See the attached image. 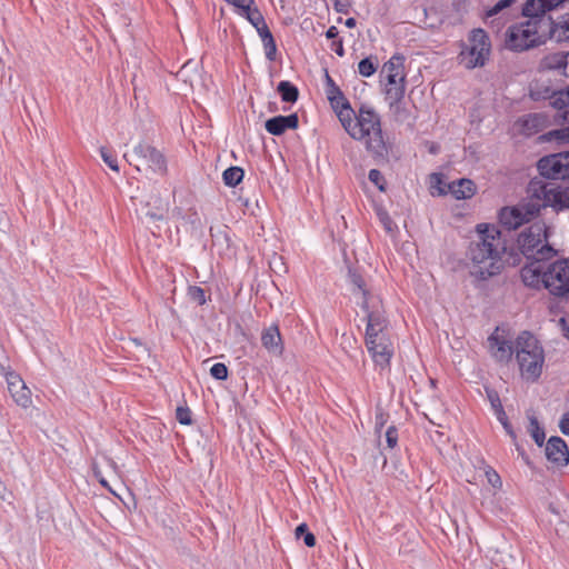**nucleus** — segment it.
Segmentation results:
<instances>
[{"label": "nucleus", "instance_id": "obj_1", "mask_svg": "<svg viewBox=\"0 0 569 569\" xmlns=\"http://www.w3.org/2000/svg\"><path fill=\"white\" fill-rule=\"evenodd\" d=\"M350 283L352 284V293L360 299V306L366 312V347L376 366L386 368L395 352V346L390 336L389 321L385 316L379 296L375 295L367 288L365 279L356 273L350 272Z\"/></svg>", "mask_w": 569, "mask_h": 569}, {"label": "nucleus", "instance_id": "obj_2", "mask_svg": "<svg viewBox=\"0 0 569 569\" xmlns=\"http://www.w3.org/2000/svg\"><path fill=\"white\" fill-rule=\"evenodd\" d=\"M555 211L569 209V188L560 189L556 183L533 179L528 186V200L499 212L500 223L508 230H516L535 219L542 208Z\"/></svg>", "mask_w": 569, "mask_h": 569}, {"label": "nucleus", "instance_id": "obj_3", "mask_svg": "<svg viewBox=\"0 0 569 569\" xmlns=\"http://www.w3.org/2000/svg\"><path fill=\"white\" fill-rule=\"evenodd\" d=\"M506 249L501 232L496 226L478 223L466 251L470 276L486 281L499 274L505 267Z\"/></svg>", "mask_w": 569, "mask_h": 569}, {"label": "nucleus", "instance_id": "obj_4", "mask_svg": "<svg viewBox=\"0 0 569 569\" xmlns=\"http://www.w3.org/2000/svg\"><path fill=\"white\" fill-rule=\"evenodd\" d=\"M341 126L346 133L352 140L361 142L375 159H389L391 144L383 133L381 117L372 106L362 103Z\"/></svg>", "mask_w": 569, "mask_h": 569}, {"label": "nucleus", "instance_id": "obj_5", "mask_svg": "<svg viewBox=\"0 0 569 569\" xmlns=\"http://www.w3.org/2000/svg\"><path fill=\"white\" fill-rule=\"evenodd\" d=\"M521 279L528 287H543L552 296H569V258L551 263L530 261L521 269Z\"/></svg>", "mask_w": 569, "mask_h": 569}, {"label": "nucleus", "instance_id": "obj_6", "mask_svg": "<svg viewBox=\"0 0 569 569\" xmlns=\"http://www.w3.org/2000/svg\"><path fill=\"white\" fill-rule=\"evenodd\" d=\"M548 238L549 227L543 221H537L519 233L517 243L527 259L543 263L557 254V250L548 243Z\"/></svg>", "mask_w": 569, "mask_h": 569}, {"label": "nucleus", "instance_id": "obj_7", "mask_svg": "<svg viewBox=\"0 0 569 569\" xmlns=\"http://www.w3.org/2000/svg\"><path fill=\"white\" fill-rule=\"evenodd\" d=\"M516 358L521 376L526 380H537L545 362V355L538 340L529 332H522L516 342Z\"/></svg>", "mask_w": 569, "mask_h": 569}, {"label": "nucleus", "instance_id": "obj_8", "mask_svg": "<svg viewBox=\"0 0 569 569\" xmlns=\"http://www.w3.org/2000/svg\"><path fill=\"white\" fill-rule=\"evenodd\" d=\"M548 29L541 20H526L509 27L506 33V47L512 51H525L545 42Z\"/></svg>", "mask_w": 569, "mask_h": 569}, {"label": "nucleus", "instance_id": "obj_9", "mask_svg": "<svg viewBox=\"0 0 569 569\" xmlns=\"http://www.w3.org/2000/svg\"><path fill=\"white\" fill-rule=\"evenodd\" d=\"M489 37L482 29H473L468 38V44L460 52V62L468 69L482 67L490 56Z\"/></svg>", "mask_w": 569, "mask_h": 569}, {"label": "nucleus", "instance_id": "obj_10", "mask_svg": "<svg viewBox=\"0 0 569 569\" xmlns=\"http://www.w3.org/2000/svg\"><path fill=\"white\" fill-rule=\"evenodd\" d=\"M134 160L128 158L130 164H133L138 171H150L154 174L164 176L167 172V161L164 156L154 147L140 142L133 148Z\"/></svg>", "mask_w": 569, "mask_h": 569}, {"label": "nucleus", "instance_id": "obj_11", "mask_svg": "<svg viewBox=\"0 0 569 569\" xmlns=\"http://www.w3.org/2000/svg\"><path fill=\"white\" fill-rule=\"evenodd\" d=\"M539 173L553 180L560 189L569 188V152H560L541 158L538 161Z\"/></svg>", "mask_w": 569, "mask_h": 569}, {"label": "nucleus", "instance_id": "obj_12", "mask_svg": "<svg viewBox=\"0 0 569 569\" xmlns=\"http://www.w3.org/2000/svg\"><path fill=\"white\" fill-rule=\"evenodd\" d=\"M4 377L8 385V391L13 401L21 408H29L32 403L31 391L26 386L22 378L12 371H7Z\"/></svg>", "mask_w": 569, "mask_h": 569}, {"label": "nucleus", "instance_id": "obj_13", "mask_svg": "<svg viewBox=\"0 0 569 569\" xmlns=\"http://www.w3.org/2000/svg\"><path fill=\"white\" fill-rule=\"evenodd\" d=\"M488 346L491 356L499 362H508L512 357V346L510 340L499 333L497 328L495 332L488 338Z\"/></svg>", "mask_w": 569, "mask_h": 569}, {"label": "nucleus", "instance_id": "obj_14", "mask_svg": "<svg viewBox=\"0 0 569 569\" xmlns=\"http://www.w3.org/2000/svg\"><path fill=\"white\" fill-rule=\"evenodd\" d=\"M141 212L147 222L162 221L168 212V202L157 194H151Z\"/></svg>", "mask_w": 569, "mask_h": 569}, {"label": "nucleus", "instance_id": "obj_15", "mask_svg": "<svg viewBox=\"0 0 569 569\" xmlns=\"http://www.w3.org/2000/svg\"><path fill=\"white\" fill-rule=\"evenodd\" d=\"M547 459L557 465L569 462V451L566 442L560 437H551L546 445Z\"/></svg>", "mask_w": 569, "mask_h": 569}, {"label": "nucleus", "instance_id": "obj_16", "mask_svg": "<svg viewBox=\"0 0 569 569\" xmlns=\"http://www.w3.org/2000/svg\"><path fill=\"white\" fill-rule=\"evenodd\" d=\"M298 123V116L296 113H291L289 116H277L267 120L264 128L269 133L280 136L287 129H296Z\"/></svg>", "mask_w": 569, "mask_h": 569}, {"label": "nucleus", "instance_id": "obj_17", "mask_svg": "<svg viewBox=\"0 0 569 569\" xmlns=\"http://www.w3.org/2000/svg\"><path fill=\"white\" fill-rule=\"evenodd\" d=\"M262 346L273 355H280L282 352L281 336L278 326L271 325L263 330L261 335Z\"/></svg>", "mask_w": 569, "mask_h": 569}, {"label": "nucleus", "instance_id": "obj_18", "mask_svg": "<svg viewBox=\"0 0 569 569\" xmlns=\"http://www.w3.org/2000/svg\"><path fill=\"white\" fill-rule=\"evenodd\" d=\"M535 0H528L522 9L523 16L527 18V20H541V24L543 28L549 30L550 26V19L547 18L545 14L546 12L550 11L546 7V2L541 0L539 3H535L532 7L530 6L533 3Z\"/></svg>", "mask_w": 569, "mask_h": 569}, {"label": "nucleus", "instance_id": "obj_19", "mask_svg": "<svg viewBox=\"0 0 569 569\" xmlns=\"http://www.w3.org/2000/svg\"><path fill=\"white\" fill-rule=\"evenodd\" d=\"M450 193L458 200L469 199L476 192L475 183L469 179H459L448 184Z\"/></svg>", "mask_w": 569, "mask_h": 569}, {"label": "nucleus", "instance_id": "obj_20", "mask_svg": "<svg viewBox=\"0 0 569 569\" xmlns=\"http://www.w3.org/2000/svg\"><path fill=\"white\" fill-rule=\"evenodd\" d=\"M382 73L386 78L406 79L405 57L400 54L392 56L382 67Z\"/></svg>", "mask_w": 569, "mask_h": 569}, {"label": "nucleus", "instance_id": "obj_21", "mask_svg": "<svg viewBox=\"0 0 569 569\" xmlns=\"http://www.w3.org/2000/svg\"><path fill=\"white\" fill-rule=\"evenodd\" d=\"M329 103L336 113L340 124L352 113L355 110L349 100L346 98L345 93L337 96L329 100Z\"/></svg>", "mask_w": 569, "mask_h": 569}, {"label": "nucleus", "instance_id": "obj_22", "mask_svg": "<svg viewBox=\"0 0 569 569\" xmlns=\"http://www.w3.org/2000/svg\"><path fill=\"white\" fill-rule=\"evenodd\" d=\"M406 91V79L387 78L386 100H403Z\"/></svg>", "mask_w": 569, "mask_h": 569}, {"label": "nucleus", "instance_id": "obj_23", "mask_svg": "<svg viewBox=\"0 0 569 569\" xmlns=\"http://www.w3.org/2000/svg\"><path fill=\"white\" fill-rule=\"evenodd\" d=\"M278 92L284 102H296L299 96L298 88L289 81H280L278 84Z\"/></svg>", "mask_w": 569, "mask_h": 569}, {"label": "nucleus", "instance_id": "obj_24", "mask_svg": "<svg viewBox=\"0 0 569 569\" xmlns=\"http://www.w3.org/2000/svg\"><path fill=\"white\" fill-rule=\"evenodd\" d=\"M487 399L490 402L491 409L498 420L505 419V410L498 392L495 389L486 388Z\"/></svg>", "mask_w": 569, "mask_h": 569}, {"label": "nucleus", "instance_id": "obj_25", "mask_svg": "<svg viewBox=\"0 0 569 569\" xmlns=\"http://www.w3.org/2000/svg\"><path fill=\"white\" fill-rule=\"evenodd\" d=\"M243 170L240 167H230L222 173V179L226 186L236 187L243 179Z\"/></svg>", "mask_w": 569, "mask_h": 569}, {"label": "nucleus", "instance_id": "obj_26", "mask_svg": "<svg viewBox=\"0 0 569 569\" xmlns=\"http://www.w3.org/2000/svg\"><path fill=\"white\" fill-rule=\"evenodd\" d=\"M387 102L397 121L403 122L409 118V111L407 110L403 100L393 101L392 99H388Z\"/></svg>", "mask_w": 569, "mask_h": 569}, {"label": "nucleus", "instance_id": "obj_27", "mask_svg": "<svg viewBox=\"0 0 569 569\" xmlns=\"http://www.w3.org/2000/svg\"><path fill=\"white\" fill-rule=\"evenodd\" d=\"M529 432L535 440V442L541 447L545 442V430L540 427L538 420L536 417L530 416L529 417Z\"/></svg>", "mask_w": 569, "mask_h": 569}, {"label": "nucleus", "instance_id": "obj_28", "mask_svg": "<svg viewBox=\"0 0 569 569\" xmlns=\"http://www.w3.org/2000/svg\"><path fill=\"white\" fill-rule=\"evenodd\" d=\"M378 67L377 58L375 57H368L362 59L358 63V72L366 78L371 77L376 71Z\"/></svg>", "mask_w": 569, "mask_h": 569}, {"label": "nucleus", "instance_id": "obj_29", "mask_svg": "<svg viewBox=\"0 0 569 569\" xmlns=\"http://www.w3.org/2000/svg\"><path fill=\"white\" fill-rule=\"evenodd\" d=\"M550 104L559 110L569 107V88L555 92L550 97Z\"/></svg>", "mask_w": 569, "mask_h": 569}, {"label": "nucleus", "instance_id": "obj_30", "mask_svg": "<svg viewBox=\"0 0 569 569\" xmlns=\"http://www.w3.org/2000/svg\"><path fill=\"white\" fill-rule=\"evenodd\" d=\"M240 14L246 17L247 20L253 26H258V24H261L262 21H264V18L263 16L261 14V12L259 11V9L253 4V6H249L248 7V10H242L240 11Z\"/></svg>", "mask_w": 569, "mask_h": 569}, {"label": "nucleus", "instance_id": "obj_31", "mask_svg": "<svg viewBox=\"0 0 569 569\" xmlns=\"http://www.w3.org/2000/svg\"><path fill=\"white\" fill-rule=\"evenodd\" d=\"M325 93L328 101L342 93L341 89L338 87V84L333 81V79L327 71L325 76Z\"/></svg>", "mask_w": 569, "mask_h": 569}, {"label": "nucleus", "instance_id": "obj_32", "mask_svg": "<svg viewBox=\"0 0 569 569\" xmlns=\"http://www.w3.org/2000/svg\"><path fill=\"white\" fill-rule=\"evenodd\" d=\"M296 537H303V541L307 547H313L316 545V537L308 530V526L306 523H300L295 530Z\"/></svg>", "mask_w": 569, "mask_h": 569}, {"label": "nucleus", "instance_id": "obj_33", "mask_svg": "<svg viewBox=\"0 0 569 569\" xmlns=\"http://www.w3.org/2000/svg\"><path fill=\"white\" fill-rule=\"evenodd\" d=\"M261 41L263 44L266 58L269 61H273L276 59V54H277V46H276L273 36L271 34V36L267 37L264 34V39H262Z\"/></svg>", "mask_w": 569, "mask_h": 569}, {"label": "nucleus", "instance_id": "obj_34", "mask_svg": "<svg viewBox=\"0 0 569 569\" xmlns=\"http://www.w3.org/2000/svg\"><path fill=\"white\" fill-rule=\"evenodd\" d=\"M210 373L218 380H224L228 377V369L224 363L217 362L211 367Z\"/></svg>", "mask_w": 569, "mask_h": 569}, {"label": "nucleus", "instance_id": "obj_35", "mask_svg": "<svg viewBox=\"0 0 569 569\" xmlns=\"http://www.w3.org/2000/svg\"><path fill=\"white\" fill-rule=\"evenodd\" d=\"M100 154L102 160L108 164V167L111 170L119 171L117 159L112 153H110L106 148H101Z\"/></svg>", "mask_w": 569, "mask_h": 569}, {"label": "nucleus", "instance_id": "obj_36", "mask_svg": "<svg viewBox=\"0 0 569 569\" xmlns=\"http://www.w3.org/2000/svg\"><path fill=\"white\" fill-rule=\"evenodd\" d=\"M369 180L378 187L379 190H385V178L382 173L377 169H371L368 173Z\"/></svg>", "mask_w": 569, "mask_h": 569}, {"label": "nucleus", "instance_id": "obj_37", "mask_svg": "<svg viewBox=\"0 0 569 569\" xmlns=\"http://www.w3.org/2000/svg\"><path fill=\"white\" fill-rule=\"evenodd\" d=\"M176 418L181 425H191V411L189 408L178 407L176 410Z\"/></svg>", "mask_w": 569, "mask_h": 569}, {"label": "nucleus", "instance_id": "obj_38", "mask_svg": "<svg viewBox=\"0 0 569 569\" xmlns=\"http://www.w3.org/2000/svg\"><path fill=\"white\" fill-rule=\"evenodd\" d=\"M486 478H487L488 482L493 488H496V489L501 488V486H502L501 478L491 467L487 468V470H486Z\"/></svg>", "mask_w": 569, "mask_h": 569}, {"label": "nucleus", "instance_id": "obj_39", "mask_svg": "<svg viewBox=\"0 0 569 569\" xmlns=\"http://www.w3.org/2000/svg\"><path fill=\"white\" fill-rule=\"evenodd\" d=\"M515 0H498L497 3L487 11V18L498 14L505 8H508Z\"/></svg>", "mask_w": 569, "mask_h": 569}, {"label": "nucleus", "instance_id": "obj_40", "mask_svg": "<svg viewBox=\"0 0 569 569\" xmlns=\"http://www.w3.org/2000/svg\"><path fill=\"white\" fill-rule=\"evenodd\" d=\"M386 441L390 449H393L397 446L398 442V431L397 429L391 426L387 429L386 432Z\"/></svg>", "mask_w": 569, "mask_h": 569}, {"label": "nucleus", "instance_id": "obj_41", "mask_svg": "<svg viewBox=\"0 0 569 569\" xmlns=\"http://www.w3.org/2000/svg\"><path fill=\"white\" fill-rule=\"evenodd\" d=\"M551 134L560 141L569 142V127L561 128L551 132Z\"/></svg>", "mask_w": 569, "mask_h": 569}, {"label": "nucleus", "instance_id": "obj_42", "mask_svg": "<svg viewBox=\"0 0 569 569\" xmlns=\"http://www.w3.org/2000/svg\"><path fill=\"white\" fill-rule=\"evenodd\" d=\"M228 3L233 4L240 11H242V10H248L249 6H253L254 1L253 0H230Z\"/></svg>", "mask_w": 569, "mask_h": 569}, {"label": "nucleus", "instance_id": "obj_43", "mask_svg": "<svg viewBox=\"0 0 569 569\" xmlns=\"http://www.w3.org/2000/svg\"><path fill=\"white\" fill-rule=\"evenodd\" d=\"M191 295L199 302V305H203L206 302L204 291L201 288H191Z\"/></svg>", "mask_w": 569, "mask_h": 569}, {"label": "nucleus", "instance_id": "obj_44", "mask_svg": "<svg viewBox=\"0 0 569 569\" xmlns=\"http://www.w3.org/2000/svg\"><path fill=\"white\" fill-rule=\"evenodd\" d=\"M559 428L563 435L569 436V412L561 417Z\"/></svg>", "mask_w": 569, "mask_h": 569}, {"label": "nucleus", "instance_id": "obj_45", "mask_svg": "<svg viewBox=\"0 0 569 569\" xmlns=\"http://www.w3.org/2000/svg\"><path fill=\"white\" fill-rule=\"evenodd\" d=\"M254 28H256V30H257V32H258V34H259V37H260V39H261V40H262V39H264V34H266L267 37H269V36H271V34H272V33L270 32V30H269V28H268V26H267L266 21H262V23H261V24H258V26H256Z\"/></svg>", "mask_w": 569, "mask_h": 569}, {"label": "nucleus", "instance_id": "obj_46", "mask_svg": "<svg viewBox=\"0 0 569 569\" xmlns=\"http://www.w3.org/2000/svg\"><path fill=\"white\" fill-rule=\"evenodd\" d=\"M543 1L546 2L547 9H549L551 11V10L556 9L557 7H559L566 0H543ZM539 2H541V0H535L533 3H531L530 6L532 7L535 3H539Z\"/></svg>", "mask_w": 569, "mask_h": 569}, {"label": "nucleus", "instance_id": "obj_47", "mask_svg": "<svg viewBox=\"0 0 569 569\" xmlns=\"http://www.w3.org/2000/svg\"><path fill=\"white\" fill-rule=\"evenodd\" d=\"M558 326L563 337H566L569 340V321L566 318H560L558 321Z\"/></svg>", "mask_w": 569, "mask_h": 569}, {"label": "nucleus", "instance_id": "obj_48", "mask_svg": "<svg viewBox=\"0 0 569 569\" xmlns=\"http://www.w3.org/2000/svg\"><path fill=\"white\" fill-rule=\"evenodd\" d=\"M505 428V430L507 431V433L512 438V439H516V435L508 421V417L507 415L505 413V419H501V420H498Z\"/></svg>", "mask_w": 569, "mask_h": 569}, {"label": "nucleus", "instance_id": "obj_49", "mask_svg": "<svg viewBox=\"0 0 569 569\" xmlns=\"http://www.w3.org/2000/svg\"><path fill=\"white\" fill-rule=\"evenodd\" d=\"M561 29L567 39H569V14L565 16L561 21Z\"/></svg>", "mask_w": 569, "mask_h": 569}, {"label": "nucleus", "instance_id": "obj_50", "mask_svg": "<svg viewBox=\"0 0 569 569\" xmlns=\"http://www.w3.org/2000/svg\"><path fill=\"white\" fill-rule=\"evenodd\" d=\"M332 47H333L335 52L338 56L342 57L345 54V50H343V46H342V41L341 40L335 41L332 43Z\"/></svg>", "mask_w": 569, "mask_h": 569}, {"label": "nucleus", "instance_id": "obj_51", "mask_svg": "<svg viewBox=\"0 0 569 569\" xmlns=\"http://www.w3.org/2000/svg\"><path fill=\"white\" fill-rule=\"evenodd\" d=\"M338 34H339V31H338V29H337L335 26H331V27L327 30V32H326V37H327L328 39H335V38H337V36H338Z\"/></svg>", "mask_w": 569, "mask_h": 569}, {"label": "nucleus", "instance_id": "obj_52", "mask_svg": "<svg viewBox=\"0 0 569 569\" xmlns=\"http://www.w3.org/2000/svg\"><path fill=\"white\" fill-rule=\"evenodd\" d=\"M376 423L377 426H379L380 428L383 426L385 423V417H383V413H378L376 416Z\"/></svg>", "mask_w": 569, "mask_h": 569}, {"label": "nucleus", "instance_id": "obj_53", "mask_svg": "<svg viewBox=\"0 0 569 569\" xmlns=\"http://www.w3.org/2000/svg\"><path fill=\"white\" fill-rule=\"evenodd\" d=\"M345 24L347 28H355L356 24H357V21L355 18H348L346 21H345Z\"/></svg>", "mask_w": 569, "mask_h": 569}, {"label": "nucleus", "instance_id": "obj_54", "mask_svg": "<svg viewBox=\"0 0 569 569\" xmlns=\"http://www.w3.org/2000/svg\"><path fill=\"white\" fill-rule=\"evenodd\" d=\"M96 477L103 487L109 488L107 480L100 475V472H96Z\"/></svg>", "mask_w": 569, "mask_h": 569}, {"label": "nucleus", "instance_id": "obj_55", "mask_svg": "<svg viewBox=\"0 0 569 569\" xmlns=\"http://www.w3.org/2000/svg\"><path fill=\"white\" fill-rule=\"evenodd\" d=\"M6 486L3 485V482L0 480V498L1 499H6Z\"/></svg>", "mask_w": 569, "mask_h": 569}, {"label": "nucleus", "instance_id": "obj_56", "mask_svg": "<svg viewBox=\"0 0 569 569\" xmlns=\"http://www.w3.org/2000/svg\"><path fill=\"white\" fill-rule=\"evenodd\" d=\"M446 191L443 188L439 187V194H443Z\"/></svg>", "mask_w": 569, "mask_h": 569}, {"label": "nucleus", "instance_id": "obj_57", "mask_svg": "<svg viewBox=\"0 0 569 569\" xmlns=\"http://www.w3.org/2000/svg\"><path fill=\"white\" fill-rule=\"evenodd\" d=\"M437 180H438V183H441V180L438 176H436Z\"/></svg>", "mask_w": 569, "mask_h": 569}]
</instances>
